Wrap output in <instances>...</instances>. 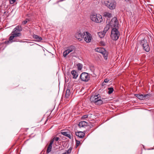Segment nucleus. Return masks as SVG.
<instances>
[{"label":"nucleus","mask_w":154,"mask_h":154,"mask_svg":"<svg viewBox=\"0 0 154 154\" xmlns=\"http://www.w3.org/2000/svg\"><path fill=\"white\" fill-rule=\"evenodd\" d=\"M90 100L91 103H93L97 105H100L108 102V101L106 99L101 97L100 95L99 94L91 96Z\"/></svg>","instance_id":"obj_1"},{"label":"nucleus","mask_w":154,"mask_h":154,"mask_svg":"<svg viewBox=\"0 0 154 154\" xmlns=\"http://www.w3.org/2000/svg\"><path fill=\"white\" fill-rule=\"evenodd\" d=\"M105 5L111 10L115 9L116 6V2L114 0H105L104 1Z\"/></svg>","instance_id":"obj_2"},{"label":"nucleus","mask_w":154,"mask_h":154,"mask_svg":"<svg viewBox=\"0 0 154 154\" xmlns=\"http://www.w3.org/2000/svg\"><path fill=\"white\" fill-rule=\"evenodd\" d=\"M90 18L93 21L97 23H101L103 20L102 16L99 14H92L90 16Z\"/></svg>","instance_id":"obj_3"},{"label":"nucleus","mask_w":154,"mask_h":154,"mask_svg":"<svg viewBox=\"0 0 154 154\" xmlns=\"http://www.w3.org/2000/svg\"><path fill=\"white\" fill-rule=\"evenodd\" d=\"M120 35L118 29L116 28H113L111 31V37L114 40H117Z\"/></svg>","instance_id":"obj_4"},{"label":"nucleus","mask_w":154,"mask_h":154,"mask_svg":"<svg viewBox=\"0 0 154 154\" xmlns=\"http://www.w3.org/2000/svg\"><path fill=\"white\" fill-rule=\"evenodd\" d=\"M140 42L143 49L147 52H149L150 50V47L148 42L147 41L146 39H145V38L143 40L140 41Z\"/></svg>","instance_id":"obj_5"},{"label":"nucleus","mask_w":154,"mask_h":154,"mask_svg":"<svg viewBox=\"0 0 154 154\" xmlns=\"http://www.w3.org/2000/svg\"><path fill=\"white\" fill-rule=\"evenodd\" d=\"M80 78L82 81L83 82H88L90 79V77L89 74L86 72H82L80 75Z\"/></svg>","instance_id":"obj_6"},{"label":"nucleus","mask_w":154,"mask_h":154,"mask_svg":"<svg viewBox=\"0 0 154 154\" xmlns=\"http://www.w3.org/2000/svg\"><path fill=\"white\" fill-rule=\"evenodd\" d=\"M21 33L20 32H11V35L10 36V39L13 40L14 42H18V40L16 39V38L18 37H20L21 36Z\"/></svg>","instance_id":"obj_7"},{"label":"nucleus","mask_w":154,"mask_h":154,"mask_svg":"<svg viewBox=\"0 0 154 154\" xmlns=\"http://www.w3.org/2000/svg\"><path fill=\"white\" fill-rule=\"evenodd\" d=\"M83 34L85 35H86L85 37H84V40L87 43L90 42L92 38L91 34L88 32H83Z\"/></svg>","instance_id":"obj_8"},{"label":"nucleus","mask_w":154,"mask_h":154,"mask_svg":"<svg viewBox=\"0 0 154 154\" xmlns=\"http://www.w3.org/2000/svg\"><path fill=\"white\" fill-rule=\"evenodd\" d=\"M110 25L111 26L114 27V28L118 27L119 23L116 17H114L111 20Z\"/></svg>","instance_id":"obj_9"},{"label":"nucleus","mask_w":154,"mask_h":154,"mask_svg":"<svg viewBox=\"0 0 154 154\" xmlns=\"http://www.w3.org/2000/svg\"><path fill=\"white\" fill-rule=\"evenodd\" d=\"M54 141V140L53 138L51 140L47 148L46 153L48 154L51 151L52 148V144Z\"/></svg>","instance_id":"obj_10"},{"label":"nucleus","mask_w":154,"mask_h":154,"mask_svg":"<svg viewBox=\"0 0 154 154\" xmlns=\"http://www.w3.org/2000/svg\"><path fill=\"white\" fill-rule=\"evenodd\" d=\"M84 35L82 34L81 32H77L75 35V37L79 41H81L84 37Z\"/></svg>","instance_id":"obj_11"},{"label":"nucleus","mask_w":154,"mask_h":154,"mask_svg":"<svg viewBox=\"0 0 154 154\" xmlns=\"http://www.w3.org/2000/svg\"><path fill=\"white\" fill-rule=\"evenodd\" d=\"M75 134L77 137L80 138H83L85 134V133L82 131L76 132Z\"/></svg>","instance_id":"obj_12"},{"label":"nucleus","mask_w":154,"mask_h":154,"mask_svg":"<svg viewBox=\"0 0 154 154\" xmlns=\"http://www.w3.org/2000/svg\"><path fill=\"white\" fill-rule=\"evenodd\" d=\"M88 122L85 121H81L79 122L78 125L80 128L86 127L88 124Z\"/></svg>","instance_id":"obj_13"},{"label":"nucleus","mask_w":154,"mask_h":154,"mask_svg":"<svg viewBox=\"0 0 154 154\" xmlns=\"http://www.w3.org/2000/svg\"><path fill=\"white\" fill-rule=\"evenodd\" d=\"M61 134H62L64 135V136L68 137L70 139L72 138V136L71 135L70 132L68 131H65V132H61Z\"/></svg>","instance_id":"obj_14"},{"label":"nucleus","mask_w":154,"mask_h":154,"mask_svg":"<svg viewBox=\"0 0 154 154\" xmlns=\"http://www.w3.org/2000/svg\"><path fill=\"white\" fill-rule=\"evenodd\" d=\"M95 51H97L98 52L101 53L102 54L103 53L105 52L106 50L104 48H97L95 49Z\"/></svg>","instance_id":"obj_15"},{"label":"nucleus","mask_w":154,"mask_h":154,"mask_svg":"<svg viewBox=\"0 0 154 154\" xmlns=\"http://www.w3.org/2000/svg\"><path fill=\"white\" fill-rule=\"evenodd\" d=\"M33 37L34 39H36V41L38 42H41L42 40V38L41 37L38 36V35H33Z\"/></svg>","instance_id":"obj_16"},{"label":"nucleus","mask_w":154,"mask_h":154,"mask_svg":"<svg viewBox=\"0 0 154 154\" xmlns=\"http://www.w3.org/2000/svg\"><path fill=\"white\" fill-rule=\"evenodd\" d=\"M71 73L73 75V79H76L78 77V73L75 70H72L71 71Z\"/></svg>","instance_id":"obj_17"},{"label":"nucleus","mask_w":154,"mask_h":154,"mask_svg":"<svg viewBox=\"0 0 154 154\" xmlns=\"http://www.w3.org/2000/svg\"><path fill=\"white\" fill-rule=\"evenodd\" d=\"M88 125H87V127H86V129L89 130L91 128H92L94 126L93 124L88 122Z\"/></svg>","instance_id":"obj_18"},{"label":"nucleus","mask_w":154,"mask_h":154,"mask_svg":"<svg viewBox=\"0 0 154 154\" xmlns=\"http://www.w3.org/2000/svg\"><path fill=\"white\" fill-rule=\"evenodd\" d=\"M135 96L137 97L140 100H143L144 99V95L143 94H135Z\"/></svg>","instance_id":"obj_19"},{"label":"nucleus","mask_w":154,"mask_h":154,"mask_svg":"<svg viewBox=\"0 0 154 154\" xmlns=\"http://www.w3.org/2000/svg\"><path fill=\"white\" fill-rule=\"evenodd\" d=\"M71 94L70 90L69 89L67 88L66 91V93L65 95V97L68 98L69 97Z\"/></svg>","instance_id":"obj_20"},{"label":"nucleus","mask_w":154,"mask_h":154,"mask_svg":"<svg viewBox=\"0 0 154 154\" xmlns=\"http://www.w3.org/2000/svg\"><path fill=\"white\" fill-rule=\"evenodd\" d=\"M105 34L106 33H105V32H104L103 31V32H98V35L100 38H103L105 36Z\"/></svg>","instance_id":"obj_21"},{"label":"nucleus","mask_w":154,"mask_h":154,"mask_svg":"<svg viewBox=\"0 0 154 154\" xmlns=\"http://www.w3.org/2000/svg\"><path fill=\"white\" fill-rule=\"evenodd\" d=\"M110 25L109 24H107L104 28V30L103 31L106 33V32L109 29Z\"/></svg>","instance_id":"obj_22"},{"label":"nucleus","mask_w":154,"mask_h":154,"mask_svg":"<svg viewBox=\"0 0 154 154\" xmlns=\"http://www.w3.org/2000/svg\"><path fill=\"white\" fill-rule=\"evenodd\" d=\"M103 17L110 18L112 16V14L111 13L108 12H105L103 15Z\"/></svg>","instance_id":"obj_23"},{"label":"nucleus","mask_w":154,"mask_h":154,"mask_svg":"<svg viewBox=\"0 0 154 154\" xmlns=\"http://www.w3.org/2000/svg\"><path fill=\"white\" fill-rule=\"evenodd\" d=\"M108 54V52L106 51H105V52L102 54L105 60H107V59Z\"/></svg>","instance_id":"obj_24"},{"label":"nucleus","mask_w":154,"mask_h":154,"mask_svg":"<svg viewBox=\"0 0 154 154\" xmlns=\"http://www.w3.org/2000/svg\"><path fill=\"white\" fill-rule=\"evenodd\" d=\"M75 47L73 46H71L69 47L68 48V50L70 52H72L75 51Z\"/></svg>","instance_id":"obj_25"},{"label":"nucleus","mask_w":154,"mask_h":154,"mask_svg":"<svg viewBox=\"0 0 154 154\" xmlns=\"http://www.w3.org/2000/svg\"><path fill=\"white\" fill-rule=\"evenodd\" d=\"M10 36L9 37V40L5 41L4 42V44H8L10 43H12V42H14V41H13V40H10Z\"/></svg>","instance_id":"obj_26"},{"label":"nucleus","mask_w":154,"mask_h":154,"mask_svg":"<svg viewBox=\"0 0 154 154\" xmlns=\"http://www.w3.org/2000/svg\"><path fill=\"white\" fill-rule=\"evenodd\" d=\"M109 91L108 92V94H111L114 91L113 88L112 87H110L108 88Z\"/></svg>","instance_id":"obj_27"},{"label":"nucleus","mask_w":154,"mask_h":154,"mask_svg":"<svg viewBox=\"0 0 154 154\" xmlns=\"http://www.w3.org/2000/svg\"><path fill=\"white\" fill-rule=\"evenodd\" d=\"M77 68L78 70H80L82 68V65L81 63H79L77 64Z\"/></svg>","instance_id":"obj_28"},{"label":"nucleus","mask_w":154,"mask_h":154,"mask_svg":"<svg viewBox=\"0 0 154 154\" xmlns=\"http://www.w3.org/2000/svg\"><path fill=\"white\" fill-rule=\"evenodd\" d=\"M144 99H148L150 98L151 95L150 94H143Z\"/></svg>","instance_id":"obj_29"},{"label":"nucleus","mask_w":154,"mask_h":154,"mask_svg":"<svg viewBox=\"0 0 154 154\" xmlns=\"http://www.w3.org/2000/svg\"><path fill=\"white\" fill-rule=\"evenodd\" d=\"M5 48L4 47V43H0V51H2Z\"/></svg>","instance_id":"obj_30"},{"label":"nucleus","mask_w":154,"mask_h":154,"mask_svg":"<svg viewBox=\"0 0 154 154\" xmlns=\"http://www.w3.org/2000/svg\"><path fill=\"white\" fill-rule=\"evenodd\" d=\"M19 32L18 29H17V28L16 27L14 28L13 31H12V33H14V32Z\"/></svg>","instance_id":"obj_31"},{"label":"nucleus","mask_w":154,"mask_h":154,"mask_svg":"<svg viewBox=\"0 0 154 154\" xmlns=\"http://www.w3.org/2000/svg\"><path fill=\"white\" fill-rule=\"evenodd\" d=\"M16 27L17 28L19 32H20L22 31V28L21 26H17Z\"/></svg>","instance_id":"obj_32"},{"label":"nucleus","mask_w":154,"mask_h":154,"mask_svg":"<svg viewBox=\"0 0 154 154\" xmlns=\"http://www.w3.org/2000/svg\"><path fill=\"white\" fill-rule=\"evenodd\" d=\"M75 141H76V142L75 146L76 147H77L79 145L80 143V141L78 140H76V139H75Z\"/></svg>","instance_id":"obj_33"},{"label":"nucleus","mask_w":154,"mask_h":154,"mask_svg":"<svg viewBox=\"0 0 154 154\" xmlns=\"http://www.w3.org/2000/svg\"><path fill=\"white\" fill-rule=\"evenodd\" d=\"M29 21V19H26V20L23 21L22 22V24L24 25V24H26L27 22L28 21Z\"/></svg>","instance_id":"obj_34"},{"label":"nucleus","mask_w":154,"mask_h":154,"mask_svg":"<svg viewBox=\"0 0 154 154\" xmlns=\"http://www.w3.org/2000/svg\"><path fill=\"white\" fill-rule=\"evenodd\" d=\"M53 139H54V141H55L57 142L59 140V137H55L53 138Z\"/></svg>","instance_id":"obj_35"},{"label":"nucleus","mask_w":154,"mask_h":154,"mask_svg":"<svg viewBox=\"0 0 154 154\" xmlns=\"http://www.w3.org/2000/svg\"><path fill=\"white\" fill-rule=\"evenodd\" d=\"M72 149V148L71 147H70L68 149V150L66 151V153L67 154H69L70 153H71V150Z\"/></svg>","instance_id":"obj_36"},{"label":"nucleus","mask_w":154,"mask_h":154,"mask_svg":"<svg viewBox=\"0 0 154 154\" xmlns=\"http://www.w3.org/2000/svg\"><path fill=\"white\" fill-rule=\"evenodd\" d=\"M63 56L64 57H66V56L68 55L67 54V52H66L65 51L63 53Z\"/></svg>","instance_id":"obj_37"},{"label":"nucleus","mask_w":154,"mask_h":154,"mask_svg":"<svg viewBox=\"0 0 154 154\" xmlns=\"http://www.w3.org/2000/svg\"><path fill=\"white\" fill-rule=\"evenodd\" d=\"M16 0H10V2L11 4H14Z\"/></svg>","instance_id":"obj_38"},{"label":"nucleus","mask_w":154,"mask_h":154,"mask_svg":"<svg viewBox=\"0 0 154 154\" xmlns=\"http://www.w3.org/2000/svg\"><path fill=\"white\" fill-rule=\"evenodd\" d=\"M88 116L87 115H85L82 117L83 119H86L88 117Z\"/></svg>","instance_id":"obj_39"},{"label":"nucleus","mask_w":154,"mask_h":154,"mask_svg":"<svg viewBox=\"0 0 154 154\" xmlns=\"http://www.w3.org/2000/svg\"><path fill=\"white\" fill-rule=\"evenodd\" d=\"M109 81V80L108 79H105L104 82L106 83H107Z\"/></svg>","instance_id":"obj_40"},{"label":"nucleus","mask_w":154,"mask_h":154,"mask_svg":"<svg viewBox=\"0 0 154 154\" xmlns=\"http://www.w3.org/2000/svg\"><path fill=\"white\" fill-rule=\"evenodd\" d=\"M100 44L103 45V46H104L105 45V43L103 41H101L100 42Z\"/></svg>","instance_id":"obj_41"},{"label":"nucleus","mask_w":154,"mask_h":154,"mask_svg":"<svg viewBox=\"0 0 154 154\" xmlns=\"http://www.w3.org/2000/svg\"><path fill=\"white\" fill-rule=\"evenodd\" d=\"M65 51L67 52V54H68L70 53V52L68 50V49Z\"/></svg>","instance_id":"obj_42"},{"label":"nucleus","mask_w":154,"mask_h":154,"mask_svg":"<svg viewBox=\"0 0 154 154\" xmlns=\"http://www.w3.org/2000/svg\"><path fill=\"white\" fill-rule=\"evenodd\" d=\"M105 82H103L102 83V85L103 86H104V85H106V84H105Z\"/></svg>","instance_id":"obj_43"},{"label":"nucleus","mask_w":154,"mask_h":154,"mask_svg":"<svg viewBox=\"0 0 154 154\" xmlns=\"http://www.w3.org/2000/svg\"><path fill=\"white\" fill-rule=\"evenodd\" d=\"M7 13L6 11H5L4 13V14H5Z\"/></svg>","instance_id":"obj_44"},{"label":"nucleus","mask_w":154,"mask_h":154,"mask_svg":"<svg viewBox=\"0 0 154 154\" xmlns=\"http://www.w3.org/2000/svg\"><path fill=\"white\" fill-rule=\"evenodd\" d=\"M63 154H67V153H66V152H65L64 153H63Z\"/></svg>","instance_id":"obj_45"},{"label":"nucleus","mask_w":154,"mask_h":154,"mask_svg":"<svg viewBox=\"0 0 154 154\" xmlns=\"http://www.w3.org/2000/svg\"><path fill=\"white\" fill-rule=\"evenodd\" d=\"M62 154H63V153Z\"/></svg>","instance_id":"obj_46"}]
</instances>
